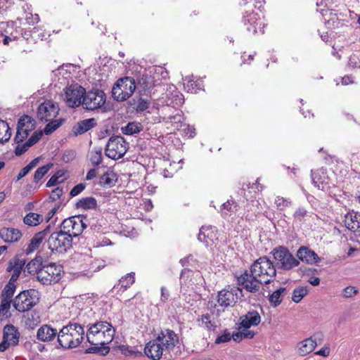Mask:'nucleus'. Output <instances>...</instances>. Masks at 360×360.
<instances>
[{"label": "nucleus", "mask_w": 360, "mask_h": 360, "mask_svg": "<svg viewBox=\"0 0 360 360\" xmlns=\"http://www.w3.org/2000/svg\"><path fill=\"white\" fill-rule=\"evenodd\" d=\"M115 333L114 328L106 321H99L90 326L87 332L85 333V336L89 343L94 347L87 349L86 352L108 354L110 347L105 345L112 341Z\"/></svg>", "instance_id": "f257e3e1"}, {"label": "nucleus", "mask_w": 360, "mask_h": 360, "mask_svg": "<svg viewBox=\"0 0 360 360\" xmlns=\"http://www.w3.org/2000/svg\"><path fill=\"white\" fill-rule=\"evenodd\" d=\"M85 337L84 327L77 323H70L58 332V342L64 349H73L80 345Z\"/></svg>", "instance_id": "f03ea898"}, {"label": "nucleus", "mask_w": 360, "mask_h": 360, "mask_svg": "<svg viewBox=\"0 0 360 360\" xmlns=\"http://www.w3.org/2000/svg\"><path fill=\"white\" fill-rule=\"evenodd\" d=\"M251 272L258 277L264 284L271 282L276 275V270L272 262L266 257H259L251 266Z\"/></svg>", "instance_id": "7ed1b4c3"}, {"label": "nucleus", "mask_w": 360, "mask_h": 360, "mask_svg": "<svg viewBox=\"0 0 360 360\" xmlns=\"http://www.w3.org/2000/svg\"><path fill=\"white\" fill-rule=\"evenodd\" d=\"M153 337L155 338V341L160 343L165 352V358L167 356L172 357V353L179 344L178 335L171 329L164 328L155 333Z\"/></svg>", "instance_id": "20e7f679"}, {"label": "nucleus", "mask_w": 360, "mask_h": 360, "mask_svg": "<svg viewBox=\"0 0 360 360\" xmlns=\"http://www.w3.org/2000/svg\"><path fill=\"white\" fill-rule=\"evenodd\" d=\"M136 84L135 79L131 77L119 79L112 89V96L117 101H124L132 96Z\"/></svg>", "instance_id": "39448f33"}, {"label": "nucleus", "mask_w": 360, "mask_h": 360, "mask_svg": "<svg viewBox=\"0 0 360 360\" xmlns=\"http://www.w3.org/2000/svg\"><path fill=\"white\" fill-rule=\"evenodd\" d=\"M106 94L98 89L86 91L82 99V107L90 111L102 109L106 102Z\"/></svg>", "instance_id": "423d86ee"}, {"label": "nucleus", "mask_w": 360, "mask_h": 360, "mask_svg": "<svg viewBox=\"0 0 360 360\" xmlns=\"http://www.w3.org/2000/svg\"><path fill=\"white\" fill-rule=\"evenodd\" d=\"M272 254L278 269L288 271L297 266L300 264L299 261L285 247L280 246L274 249Z\"/></svg>", "instance_id": "0eeeda50"}, {"label": "nucleus", "mask_w": 360, "mask_h": 360, "mask_svg": "<svg viewBox=\"0 0 360 360\" xmlns=\"http://www.w3.org/2000/svg\"><path fill=\"white\" fill-rule=\"evenodd\" d=\"M85 91V89L78 84H71L63 89V101L70 108L82 105Z\"/></svg>", "instance_id": "6e6552de"}, {"label": "nucleus", "mask_w": 360, "mask_h": 360, "mask_svg": "<svg viewBox=\"0 0 360 360\" xmlns=\"http://www.w3.org/2000/svg\"><path fill=\"white\" fill-rule=\"evenodd\" d=\"M128 150V143L123 137L115 136L110 138L105 147V155L116 160L122 158Z\"/></svg>", "instance_id": "1a4fd4ad"}, {"label": "nucleus", "mask_w": 360, "mask_h": 360, "mask_svg": "<svg viewBox=\"0 0 360 360\" xmlns=\"http://www.w3.org/2000/svg\"><path fill=\"white\" fill-rule=\"evenodd\" d=\"M71 237L60 229L59 232L52 233L48 240L49 248L52 251L65 252L72 245Z\"/></svg>", "instance_id": "9d476101"}, {"label": "nucleus", "mask_w": 360, "mask_h": 360, "mask_svg": "<svg viewBox=\"0 0 360 360\" xmlns=\"http://www.w3.org/2000/svg\"><path fill=\"white\" fill-rule=\"evenodd\" d=\"M62 266L55 263L44 265L39 272L38 281L43 285H52L61 278Z\"/></svg>", "instance_id": "9b49d317"}, {"label": "nucleus", "mask_w": 360, "mask_h": 360, "mask_svg": "<svg viewBox=\"0 0 360 360\" xmlns=\"http://www.w3.org/2000/svg\"><path fill=\"white\" fill-rule=\"evenodd\" d=\"M34 290H25L18 294L13 301V307L20 312L27 311L37 303Z\"/></svg>", "instance_id": "f8f14e48"}, {"label": "nucleus", "mask_w": 360, "mask_h": 360, "mask_svg": "<svg viewBox=\"0 0 360 360\" xmlns=\"http://www.w3.org/2000/svg\"><path fill=\"white\" fill-rule=\"evenodd\" d=\"M59 110V106L56 102L50 100L45 101L38 107L37 118L43 122L51 121L58 115Z\"/></svg>", "instance_id": "ddd939ff"}, {"label": "nucleus", "mask_w": 360, "mask_h": 360, "mask_svg": "<svg viewBox=\"0 0 360 360\" xmlns=\"http://www.w3.org/2000/svg\"><path fill=\"white\" fill-rule=\"evenodd\" d=\"M86 228V225L79 217H72L63 221L60 229L69 235L71 238L81 234Z\"/></svg>", "instance_id": "4468645a"}, {"label": "nucleus", "mask_w": 360, "mask_h": 360, "mask_svg": "<svg viewBox=\"0 0 360 360\" xmlns=\"http://www.w3.org/2000/svg\"><path fill=\"white\" fill-rule=\"evenodd\" d=\"M20 333L13 325H7L4 328L3 341L0 344V352H4L10 347L18 344Z\"/></svg>", "instance_id": "2eb2a0df"}, {"label": "nucleus", "mask_w": 360, "mask_h": 360, "mask_svg": "<svg viewBox=\"0 0 360 360\" xmlns=\"http://www.w3.org/2000/svg\"><path fill=\"white\" fill-rule=\"evenodd\" d=\"M238 283L242 285L244 289L250 292H256L260 289L261 285L264 283L258 277L245 271L238 278Z\"/></svg>", "instance_id": "dca6fc26"}, {"label": "nucleus", "mask_w": 360, "mask_h": 360, "mask_svg": "<svg viewBox=\"0 0 360 360\" xmlns=\"http://www.w3.org/2000/svg\"><path fill=\"white\" fill-rule=\"evenodd\" d=\"M80 262H82L81 266L82 269L90 270L92 272L98 271L105 266V261L93 258L89 255H82Z\"/></svg>", "instance_id": "f3484780"}, {"label": "nucleus", "mask_w": 360, "mask_h": 360, "mask_svg": "<svg viewBox=\"0 0 360 360\" xmlns=\"http://www.w3.org/2000/svg\"><path fill=\"white\" fill-rule=\"evenodd\" d=\"M145 354L153 360H159L162 356L165 357V353L161 347L158 341H155V338L149 341L144 348Z\"/></svg>", "instance_id": "a211bd4d"}, {"label": "nucleus", "mask_w": 360, "mask_h": 360, "mask_svg": "<svg viewBox=\"0 0 360 360\" xmlns=\"http://www.w3.org/2000/svg\"><path fill=\"white\" fill-rule=\"evenodd\" d=\"M245 25L250 24V26L247 27L248 32H252L253 34H256L259 30L262 33H264V23L262 21L261 17L257 13H250L248 16L245 17L244 20Z\"/></svg>", "instance_id": "6ab92c4d"}, {"label": "nucleus", "mask_w": 360, "mask_h": 360, "mask_svg": "<svg viewBox=\"0 0 360 360\" xmlns=\"http://www.w3.org/2000/svg\"><path fill=\"white\" fill-rule=\"evenodd\" d=\"M240 328L249 329L251 326H257L259 324L261 316L257 311L252 310L240 316Z\"/></svg>", "instance_id": "aec40b11"}, {"label": "nucleus", "mask_w": 360, "mask_h": 360, "mask_svg": "<svg viewBox=\"0 0 360 360\" xmlns=\"http://www.w3.org/2000/svg\"><path fill=\"white\" fill-rule=\"evenodd\" d=\"M297 256L301 261L310 264H316L321 262L320 257L314 251L304 246L299 248L297 252Z\"/></svg>", "instance_id": "412c9836"}, {"label": "nucleus", "mask_w": 360, "mask_h": 360, "mask_svg": "<svg viewBox=\"0 0 360 360\" xmlns=\"http://www.w3.org/2000/svg\"><path fill=\"white\" fill-rule=\"evenodd\" d=\"M22 237L21 231L13 227H4L0 229V238L5 243L18 242Z\"/></svg>", "instance_id": "4be33fe9"}, {"label": "nucleus", "mask_w": 360, "mask_h": 360, "mask_svg": "<svg viewBox=\"0 0 360 360\" xmlns=\"http://www.w3.org/2000/svg\"><path fill=\"white\" fill-rule=\"evenodd\" d=\"M58 335L57 330L46 324L41 326L37 333V338L41 342L52 341Z\"/></svg>", "instance_id": "5701e85b"}, {"label": "nucleus", "mask_w": 360, "mask_h": 360, "mask_svg": "<svg viewBox=\"0 0 360 360\" xmlns=\"http://www.w3.org/2000/svg\"><path fill=\"white\" fill-rule=\"evenodd\" d=\"M42 133L41 131H35L31 137L25 143H18L15 148V153L17 156H20L25 153L31 146L37 143L41 138Z\"/></svg>", "instance_id": "b1692460"}, {"label": "nucleus", "mask_w": 360, "mask_h": 360, "mask_svg": "<svg viewBox=\"0 0 360 360\" xmlns=\"http://www.w3.org/2000/svg\"><path fill=\"white\" fill-rule=\"evenodd\" d=\"M237 296L231 290H222L219 292L217 302L219 306L227 307L233 306L236 302Z\"/></svg>", "instance_id": "393cba45"}, {"label": "nucleus", "mask_w": 360, "mask_h": 360, "mask_svg": "<svg viewBox=\"0 0 360 360\" xmlns=\"http://www.w3.org/2000/svg\"><path fill=\"white\" fill-rule=\"evenodd\" d=\"M25 264V261L23 259H20L18 258H15L13 260L9 262L8 266L7 267V271H13V274L9 281H11L12 282L15 283L17 281Z\"/></svg>", "instance_id": "a878e982"}, {"label": "nucleus", "mask_w": 360, "mask_h": 360, "mask_svg": "<svg viewBox=\"0 0 360 360\" xmlns=\"http://www.w3.org/2000/svg\"><path fill=\"white\" fill-rule=\"evenodd\" d=\"M316 346V341L311 337L300 342L296 348L299 355L305 356L312 352Z\"/></svg>", "instance_id": "bb28decb"}, {"label": "nucleus", "mask_w": 360, "mask_h": 360, "mask_svg": "<svg viewBox=\"0 0 360 360\" xmlns=\"http://www.w3.org/2000/svg\"><path fill=\"white\" fill-rule=\"evenodd\" d=\"M96 125L94 118L83 120L75 124L72 128V133L75 136L81 135L94 128Z\"/></svg>", "instance_id": "cd10ccee"}, {"label": "nucleus", "mask_w": 360, "mask_h": 360, "mask_svg": "<svg viewBox=\"0 0 360 360\" xmlns=\"http://www.w3.org/2000/svg\"><path fill=\"white\" fill-rule=\"evenodd\" d=\"M50 226H48L46 229L43 230L42 231H39L36 233L34 237L32 238L27 248L26 249L27 254H30L37 250L41 242L45 238L47 233L49 232Z\"/></svg>", "instance_id": "c85d7f7f"}, {"label": "nucleus", "mask_w": 360, "mask_h": 360, "mask_svg": "<svg viewBox=\"0 0 360 360\" xmlns=\"http://www.w3.org/2000/svg\"><path fill=\"white\" fill-rule=\"evenodd\" d=\"M360 215L354 211L347 213L345 216V224L346 227L353 232H356L360 228L359 218Z\"/></svg>", "instance_id": "c756f323"}, {"label": "nucleus", "mask_w": 360, "mask_h": 360, "mask_svg": "<svg viewBox=\"0 0 360 360\" xmlns=\"http://www.w3.org/2000/svg\"><path fill=\"white\" fill-rule=\"evenodd\" d=\"M198 240L205 243L206 245L208 246L211 245L214 243V241L217 240V236L214 231L212 227H202L198 236Z\"/></svg>", "instance_id": "7c9ffc66"}, {"label": "nucleus", "mask_w": 360, "mask_h": 360, "mask_svg": "<svg viewBox=\"0 0 360 360\" xmlns=\"http://www.w3.org/2000/svg\"><path fill=\"white\" fill-rule=\"evenodd\" d=\"M135 281L134 274H128L122 276L118 281L117 284L113 287V290L117 292H124L129 288Z\"/></svg>", "instance_id": "2f4dec72"}, {"label": "nucleus", "mask_w": 360, "mask_h": 360, "mask_svg": "<svg viewBox=\"0 0 360 360\" xmlns=\"http://www.w3.org/2000/svg\"><path fill=\"white\" fill-rule=\"evenodd\" d=\"M22 321L27 328L33 329L40 323V315L38 311H32L22 316Z\"/></svg>", "instance_id": "473e14b6"}, {"label": "nucleus", "mask_w": 360, "mask_h": 360, "mask_svg": "<svg viewBox=\"0 0 360 360\" xmlns=\"http://www.w3.org/2000/svg\"><path fill=\"white\" fill-rule=\"evenodd\" d=\"M155 85V80L150 74H143L138 80L136 88L146 91Z\"/></svg>", "instance_id": "72a5a7b5"}, {"label": "nucleus", "mask_w": 360, "mask_h": 360, "mask_svg": "<svg viewBox=\"0 0 360 360\" xmlns=\"http://www.w3.org/2000/svg\"><path fill=\"white\" fill-rule=\"evenodd\" d=\"M43 257L41 256H36L34 259L31 260L27 264V270L30 274H37L38 279L39 272L44 268Z\"/></svg>", "instance_id": "f704fd0d"}, {"label": "nucleus", "mask_w": 360, "mask_h": 360, "mask_svg": "<svg viewBox=\"0 0 360 360\" xmlns=\"http://www.w3.org/2000/svg\"><path fill=\"white\" fill-rule=\"evenodd\" d=\"M77 209L94 210L97 207V201L94 197H86L79 200L76 205Z\"/></svg>", "instance_id": "c9c22d12"}, {"label": "nucleus", "mask_w": 360, "mask_h": 360, "mask_svg": "<svg viewBox=\"0 0 360 360\" xmlns=\"http://www.w3.org/2000/svg\"><path fill=\"white\" fill-rule=\"evenodd\" d=\"M117 181L115 173L112 171L108 170L100 177L99 184L105 187H112Z\"/></svg>", "instance_id": "e433bc0d"}, {"label": "nucleus", "mask_w": 360, "mask_h": 360, "mask_svg": "<svg viewBox=\"0 0 360 360\" xmlns=\"http://www.w3.org/2000/svg\"><path fill=\"white\" fill-rule=\"evenodd\" d=\"M17 126L31 132L35 128V121L30 116L23 115L19 119Z\"/></svg>", "instance_id": "4c0bfd02"}, {"label": "nucleus", "mask_w": 360, "mask_h": 360, "mask_svg": "<svg viewBox=\"0 0 360 360\" xmlns=\"http://www.w3.org/2000/svg\"><path fill=\"white\" fill-rule=\"evenodd\" d=\"M89 160L92 165L97 166L100 165L103 160V149L102 148H94L89 155Z\"/></svg>", "instance_id": "58836bf2"}, {"label": "nucleus", "mask_w": 360, "mask_h": 360, "mask_svg": "<svg viewBox=\"0 0 360 360\" xmlns=\"http://www.w3.org/2000/svg\"><path fill=\"white\" fill-rule=\"evenodd\" d=\"M143 129L140 122H132L128 123L125 127H122V131L126 135H133L139 133Z\"/></svg>", "instance_id": "ea45409f"}, {"label": "nucleus", "mask_w": 360, "mask_h": 360, "mask_svg": "<svg viewBox=\"0 0 360 360\" xmlns=\"http://www.w3.org/2000/svg\"><path fill=\"white\" fill-rule=\"evenodd\" d=\"M11 136V129L8 124L4 120H0V143L7 142Z\"/></svg>", "instance_id": "a19ab883"}, {"label": "nucleus", "mask_w": 360, "mask_h": 360, "mask_svg": "<svg viewBox=\"0 0 360 360\" xmlns=\"http://www.w3.org/2000/svg\"><path fill=\"white\" fill-rule=\"evenodd\" d=\"M26 225L34 226L43 221V217L41 214L30 212L23 219Z\"/></svg>", "instance_id": "79ce46f5"}, {"label": "nucleus", "mask_w": 360, "mask_h": 360, "mask_svg": "<svg viewBox=\"0 0 360 360\" xmlns=\"http://www.w3.org/2000/svg\"><path fill=\"white\" fill-rule=\"evenodd\" d=\"M11 300H7L5 299H1V304H0V320L7 319L11 317V314L10 312V309L11 306Z\"/></svg>", "instance_id": "37998d69"}, {"label": "nucleus", "mask_w": 360, "mask_h": 360, "mask_svg": "<svg viewBox=\"0 0 360 360\" xmlns=\"http://www.w3.org/2000/svg\"><path fill=\"white\" fill-rule=\"evenodd\" d=\"M285 288H280L279 289L276 290L269 296V302L274 307L278 306L281 303L283 297L285 294Z\"/></svg>", "instance_id": "c03bdc74"}, {"label": "nucleus", "mask_w": 360, "mask_h": 360, "mask_svg": "<svg viewBox=\"0 0 360 360\" xmlns=\"http://www.w3.org/2000/svg\"><path fill=\"white\" fill-rule=\"evenodd\" d=\"M16 289V285L15 282L9 281L6 285L1 293V299L12 301V297Z\"/></svg>", "instance_id": "a18cd8bd"}, {"label": "nucleus", "mask_w": 360, "mask_h": 360, "mask_svg": "<svg viewBox=\"0 0 360 360\" xmlns=\"http://www.w3.org/2000/svg\"><path fill=\"white\" fill-rule=\"evenodd\" d=\"M308 292L309 289L307 286H299L294 289L292 300L294 302L298 303Z\"/></svg>", "instance_id": "49530a36"}, {"label": "nucleus", "mask_w": 360, "mask_h": 360, "mask_svg": "<svg viewBox=\"0 0 360 360\" xmlns=\"http://www.w3.org/2000/svg\"><path fill=\"white\" fill-rule=\"evenodd\" d=\"M222 208L223 210L227 211H221L222 216L224 217H226L227 216L236 212L238 210V205L234 201L229 200L222 205Z\"/></svg>", "instance_id": "de8ad7c7"}, {"label": "nucleus", "mask_w": 360, "mask_h": 360, "mask_svg": "<svg viewBox=\"0 0 360 360\" xmlns=\"http://www.w3.org/2000/svg\"><path fill=\"white\" fill-rule=\"evenodd\" d=\"M63 120L59 119V120H52L51 121H48V124L46 125V127L44 129V132L45 134L48 135L53 132L55 130H56L63 123Z\"/></svg>", "instance_id": "09e8293b"}, {"label": "nucleus", "mask_w": 360, "mask_h": 360, "mask_svg": "<svg viewBox=\"0 0 360 360\" xmlns=\"http://www.w3.org/2000/svg\"><path fill=\"white\" fill-rule=\"evenodd\" d=\"M52 165H46L39 167L34 172V181L38 183L51 168Z\"/></svg>", "instance_id": "8fccbe9b"}, {"label": "nucleus", "mask_w": 360, "mask_h": 360, "mask_svg": "<svg viewBox=\"0 0 360 360\" xmlns=\"http://www.w3.org/2000/svg\"><path fill=\"white\" fill-rule=\"evenodd\" d=\"M30 132L17 126V132L14 138L16 143H22L28 136Z\"/></svg>", "instance_id": "3c124183"}, {"label": "nucleus", "mask_w": 360, "mask_h": 360, "mask_svg": "<svg viewBox=\"0 0 360 360\" xmlns=\"http://www.w3.org/2000/svg\"><path fill=\"white\" fill-rule=\"evenodd\" d=\"M358 293V290L354 286H347L342 290V296L345 298H350Z\"/></svg>", "instance_id": "603ef678"}, {"label": "nucleus", "mask_w": 360, "mask_h": 360, "mask_svg": "<svg viewBox=\"0 0 360 360\" xmlns=\"http://www.w3.org/2000/svg\"><path fill=\"white\" fill-rule=\"evenodd\" d=\"M231 339V334L228 332L227 330H225L224 333L221 335H219L217 338L215 340V343L220 344L224 342H227L230 341Z\"/></svg>", "instance_id": "864d4df0"}, {"label": "nucleus", "mask_w": 360, "mask_h": 360, "mask_svg": "<svg viewBox=\"0 0 360 360\" xmlns=\"http://www.w3.org/2000/svg\"><path fill=\"white\" fill-rule=\"evenodd\" d=\"M85 187H86V186L84 184H82V183L79 184L72 188V190L70 191V195L72 197H75V196L79 195L80 193H82L84 190Z\"/></svg>", "instance_id": "5fc2aeb1"}, {"label": "nucleus", "mask_w": 360, "mask_h": 360, "mask_svg": "<svg viewBox=\"0 0 360 360\" xmlns=\"http://www.w3.org/2000/svg\"><path fill=\"white\" fill-rule=\"evenodd\" d=\"M275 204L276 205L278 208L283 210V208L289 205L290 202L282 197H276V198L275 199Z\"/></svg>", "instance_id": "6e6d98bb"}, {"label": "nucleus", "mask_w": 360, "mask_h": 360, "mask_svg": "<svg viewBox=\"0 0 360 360\" xmlns=\"http://www.w3.org/2000/svg\"><path fill=\"white\" fill-rule=\"evenodd\" d=\"M63 193V188L57 187L51 191L50 194V198L51 199V200L56 201L61 197Z\"/></svg>", "instance_id": "4d7b16f0"}, {"label": "nucleus", "mask_w": 360, "mask_h": 360, "mask_svg": "<svg viewBox=\"0 0 360 360\" xmlns=\"http://www.w3.org/2000/svg\"><path fill=\"white\" fill-rule=\"evenodd\" d=\"M201 323V326L210 330L213 326L211 321L210 320V317L208 315L202 316L201 319L199 320Z\"/></svg>", "instance_id": "13d9d810"}, {"label": "nucleus", "mask_w": 360, "mask_h": 360, "mask_svg": "<svg viewBox=\"0 0 360 360\" xmlns=\"http://www.w3.org/2000/svg\"><path fill=\"white\" fill-rule=\"evenodd\" d=\"M238 331L236 332V333H233V334H231V338H233V340L235 341V342H240L244 338H243V331H242V328H240V324H238Z\"/></svg>", "instance_id": "bf43d9fd"}, {"label": "nucleus", "mask_w": 360, "mask_h": 360, "mask_svg": "<svg viewBox=\"0 0 360 360\" xmlns=\"http://www.w3.org/2000/svg\"><path fill=\"white\" fill-rule=\"evenodd\" d=\"M307 214V210L302 207L298 208L295 214L294 217L296 219L301 221Z\"/></svg>", "instance_id": "052dcab7"}, {"label": "nucleus", "mask_w": 360, "mask_h": 360, "mask_svg": "<svg viewBox=\"0 0 360 360\" xmlns=\"http://www.w3.org/2000/svg\"><path fill=\"white\" fill-rule=\"evenodd\" d=\"M26 20L27 23L34 25L35 23H38L40 20V18L37 14L33 15L32 14L30 13L29 16L26 17Z\"/></svg>", "instance_id": "680f3d73"}, {"label": "nucleus", "mask_w": 360, "mask_h": 360, "mask_svg": "<svg viewBox=\"0 0 360 360\" xmlns=\"http://www.w3.org/2000/svg\"><path fill=\"white\" fill-rule=\"evenodd\" d=\"M148 108V103L143 100L139 99L137 103V110L139 111H144Z\"/></svg>", "instance_id": "e2e57ef3"}, {"label": "nucleus", "mask_w": 360, "mask_h": 360, "mask_svg": "<svg viewBox=\"0 0 360 360\" xmlns=\"http://www.w3.org/2000/svg\"><path fill=\"white\" fill-rule=\"evenodd\" d=\"M315 354L327 357L330 355V348L328 347H324L319 351L316 352Z\"/></svg>", "instance_id": "0e129e2a"}, {"label": "nucleus", "mask_w": 360, "mask_h": 360, "mask_svg": "<svg viewBox=\"0 0 360 360\" xmlns=\"http://www.w3.org/2000/svg\"><path fill=\"white\" fill-rule=\"evenodd\" d=\"M58 178L59 176L58 175V174L53 175L46 183V187H51L56 185V184L58 183Z\"/></svg>", "instance_id": "69168bd1"}, {"label": "nucleus", "mask_w": 360, "mask_h": 360, "mask_svg": "<svg viewBox=\"0 0 360 360\" xmlns=\"http://www.w3.org/2000/svg\"><path fill=\"white\" fill-rule=\"evenodd\" d=\"M30 172V170L29 169V168L27 166H25L19 172L18 175L17 176L16 180H20V179L26 176Z\"/></svg>", "instance_id": "338daca9"}, {"label": "nucleus", "mask_w": 360, "mask_h": 360, "mask_svg": "<svg viewBox=\"0 0 360 360\" xmlns=\"http://www.w3.org/2000/svg\"><path fill=\"white\" fill-rule=\"evenodd\" d=\"M242 331L244 338L252 339L255 336V333L248 329L242 328Z\"/></svg>", "instance_id": "774afa93"}]
</instances>
